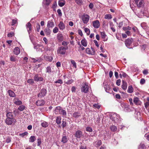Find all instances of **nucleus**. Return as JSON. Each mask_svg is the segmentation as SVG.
Here are the masks:
<instances>
[{"instance_id": "1", "label": "nucleus", "mask_w": 149, "mask_h": 149, "mask_svg": "<svg viewBox=\"0 0 149 149\" xmlns=\"http://www.w3.org/2000/svg\"><path fill=\"white\" fill-rule=\"evenodd\" d=\"M110 118L115 123H117L120 121V118L119 115L116 113H113L110 115Z\"/></svg>"}, {"instance_id": "2", "label": "nucleus", "mask_w": 149, "mask_h": 149, "mask_svg": "<svg viewBox=\"0 0 149 149\" xmlns=\"http://www.w3.org/2000/svg\"><path fill=\"white\" fill-rule=\"evenodd\" d=\"M16 122V120L14 118H6L5 120L6 123L8 125H11L12 124L14 125Z\"/></svg>"}, {"instance_id": "3", "label": "nucleus", "mask_w": 149, "mask_h": 149, "mask_svg": "<svg viewBox=\"0 0 149 149\" xmlns=\"http://www.w3.org/2000/svg\"><path fill=\"white\" fill-rule=\"evenodd\" d=\"M68 47H65L63 46H61L58 48L57 50V53L58 54H61L62 55L65 54L66 52V50L68 49Z\"/></svg>"}, {"instance_id": "4", "label": "nucleus", "mask_w": 149, "mask_h": 149, "mask_svg": "<svg viewBox=\"0 0 149 149\" xmlns=\"http://www.w3.org/2000/svg\"><path fill=\"white\" fill-rule=\"evenodd\" d=\"M81 18L83 23L87 24L89 20L90 17L88 15L84 14L82 16Z\"/></svg>"}, {"instance_id": "5", "label": "nucleus", "mask_w": 149, "mask_h": 149, "mask_svg": "<svg viewBox=\"0 0 149 149\" xmlns=\"http://www.w3.org/2000/svg\"><path fill=\"white\" fill-rule=\"evenodd\" d=\"M6 118H14L13 117V113H15V110L13 111V112L10 111L8 109H7L6 110Z\"/></svg>"}, {"instance_id": "6", "label": "nucleus", "mask_w": 149, "mask_h": 149, "mask_svg": "<svg viewBox=\"0 0 149 149\" xmlns=\"http://www.w3.org/2000/svg\"><path fill=\"white\" fill-rule=\"evenodd\" d=\"M91 50L89 48H86V53L88 54L92 55H94L95 53V49L92 47H91Z\"/></svg>"}, {"instance_id": "7", "label": "nucleus", "mask_w": 149, "mask_h": 149, "mask_svg": "<svg viewBox=\"0 0 149 149\" xmlns=\"http://www.w3.org/2000/svg\"><path fill=\"white\" fill-rule=\"evenodd\" d=\"M81 91L85 93H86L88 92V86L86 83H85L84 85L81 87Z\"/></svg>"}, {"instance_id": "8", "label": "nucleus", "mask_w": 149, "mask_h": 149, "mask_svg": "<svg viewBox=\"0 0 149 149\" xmlns=\"http://www.w3.org/2000/svg\"><path fill=\"white\" fill-rule=\"evenodd\" d=\"M103 84L105 91L107 93H109L111 91V88L109 85L105 81L104 82Z\"/></svg>"}, {"instance_id": "9", "label": "nucleus", "mask_w": 149, "mask_h": 149, "mask_svg": "<svg viewBox=\"0 0 149 149\" xmlns=\"http://www.w3.org/2000/svg\"><path fill=\"white\" fill-rule=\"evenodd\" d=\"M47 93V91L45 88L42 89L41 90L40 93L38 94V97H44Z\"/></svg>"}, {"instance_id": "10", "label": "nucleus", "mask_w": 149, "mask_h": 149, "mask_svg": "<svg viewBox=\"0 0 149 149\" xmlns=\"http://www.w3.org/2000/svg\"><path fill=\"white\" fill-rule=\"evenodd\" d=\"M34 80L36 81H43V78L42 77L39 76L38 74L35 75L33 78Z\"/></svg>"}, {"instance_id": "11", "label": "nucleus", "mask_w": 149, "mask_h": 149, "mask_svg": "<svg viewBox=\"0 0 149 149\" xmlns=\"http://www.w3.org/2000/svg\"><path fill=\"white\" fill-rule=\"evenodd\" d=\"M93 25L94 28L97 29L100 26V23L98 20H96L93 22Z\"/></svg>"}, {"instance_id": "12", "label": "nucleus", "mask_w": 149, "mask_h": 149, "mask_svg": "<svg viewBox=\"0 0 149 149\" xmlns=\"http://www.w3.org/2000/svg\"><path fill=\"white\" fill-rule=\"evenodd\" d=\"M133 40V39L132 38L127 39L125 41V44L126 46L127 47H130Z\"/></svg>"}, {"instance_id": "13", "label": "nucleus", "mask_w": 149, "mask_h": 149, "mask_svg": "<svg viewBox=\"0 0 149 149\" xmlns=\"http://www.w3.org/2000/svg\"><path fill=\"white\" fill-rule=\"evenodd\" d=\"M26 26L29 34H30L32 29L31 25L30 22H28L26 24Z\"/></svg>"}, {"instance_id": "14", "label": "nucleus", "mask_w": 149, "mask_h": 149, "mask_svg": "<svg viewBox=\"0 0 149 149\" xmlns=\"http://www.w3.org/2000/svg\"><path fill=\"white\" fill-rule=\"evenodd\" d=\"M83 136L82 132L78 130L76 132L75 136L77 138H80Z\"/></svg>"}, {"instance_id": "15", "label": "nucleus", "mask_w": 149, "mask_h": 149, "mask_svg": "<svg viewBox=\"0 0 149 149\" xmlns=\"http://www.w3.org/2000/svg\"><path fill=\"white\" fill-rule=\"evenodd\" d=\"M45 104V102L43 100H40L37 101L36 102V104L38 106H42Z\"/></svg>"}, {"instance_id": "16", "label": "nucleus", "mask_w": 149, "mask_h": 149, "mask_svg": "<svg viewBox=\"0 0 149 149\" xmlns=\"http://www.w3.org/2000/svg\"><path fill=\"white\" fill-rule=\"evenodd\" d=\"M61 109L62 108L61 107L58 106L55 108L54 111L56 114H60Z\"/></svg>"}, {"instance_id": "17", "label": "nucleus", "mask_w": 149, "mask_h": 149, "mask_svg": "<svg viewBox=\"0 0 149 149\" xmlns=\"http://www.w3.org/2000/svg\"><path fill=\"white\" fill-rule=\"evenodd\" d=\"M54 26V24L53 22L49 21L47 22V26L49 28H52Z\"/></svg>"}, {"instance_id": "18", "label": "nucleus", "mask_w": 149, "mask_h": 149, "mask_svg": "<svg viewBox=\"0 0 149 149\" xmlns=\"http://www.w3.org/2000/svg\"><path fill=\"white\" fill-rule=\"evenodd\" d=\"M44 31L47 36H50L51 31L49 28H46L44 29Z\"/></svg>"}, {"instance_id": "19", "label": "nucleus", "mask_w": 149, "mask_h": 149, "mask_svg": "<svg viewBox=\"0 0 149 149\" xmlns=\"http://www.w3.org/2000/svg\"><path fill=\"white\" fill-rule=\"evenodd\" d=\"M13 52L16 55H18L20 53L19 49L18 47H15L14 49Z\"/></svg>"}, {"instance_id": "20", "label": "nucleus", "mask_w": 149, "mask_h": 149, "mask_svg": "<svg viewBox=\"0 0 149 149\" xmlns=\"http://www.w3.org/2000/svg\"><path fill=\"white\" fill-rule=\"evenodd\" d=\"M14 103L17 105H21L22 104V102L18 100V98H15L14 99Z\"/></svg>"}, {"instance_id": "21", "label": "nucleus", "mask_w": 149, "mask_h": 149, "mask_svg": "<svg viewBox=\"0 0 149 149\" xmlns=\"http://www.w3.org/2000/svg\"><path fill=\"white\" fill-rule=\"evenodd\" d=\"M49 125V124L47 122L44 121H43L41 123V125L44 128H46L48 127Z\"/></svg>"}, {"instance_id": "22", "label": "nucleus", "mask_w": 149, "mask_h": 149, "mask_svg": "<svg viewBox=\"0 0 149 149\" xmlns=\"http://www.w3.org/2000/svg\"><path fill=\"white\" fill-rule=\"evenodd\" d=\"M101 36L102 38L104 39L103 40L104 41H105L107 40V39L106 38L107 35L104 32H101Z\"/></svg>"}, {"instance_id": "23", "label": "nucleus", "mask_w": 149, "mask_h": 149, "mask_svg": "<svg viewBox=\"0 0 149 149\" xmlns=\"http://www.w3.org/2000/svg\"><path fill=\"white\" fill-rule=\"evenodd\" d=\"M58 26L61 30H63L65 28V25L62 22H60L58 24Z\"/></svg>"}, {"instance_id": "24", "label": "nucleus", "mask_w": 149, "mask_h": 149, "mask_svg": "<svg viewBox=\"0 0 149 149\" xmlns=\"http://www.w3.org/2000/svg\"><path fill=\"white\" fill-rule=\"evenodd\" d=\"M122 82H123V84L122 85V88L123 90H125L127 88V83L124 80H123Z\"/></svg>"}, {"instance_id": "25", "label": "nucleus", "mask_w": 149, "mask_h": 149, "mask_svg": "<svg viewBox=\"0 0 149 149\" xmlns=\"http://www.w3.org/2000/svg\"><path fill=\"white\" fill-rule=\"evenodd\" d=\"M80 116V113L78 112H75L72 114V116L75 118H78Z\"/></svg>"}, {"instance_id": "26", "label": "nucleus", "mask_w": 149, "mask_h": 149, "mask_svg": "<svg viewBox=\"0 0 149 149\" xmlns=\"http://www.w3.org/2000/svg\"><path fill=\"white\" fill-rule=\"evenodd\" d=\"M10 60L12 62H15L17 61V59L16 56L14 55H10Z\"/></svg>"}, {"instance_id": "27", "label": "nucleus", "mask_w": 149, "mask_h": 149, "mask_svg": "<svg viewBox=\"0 0 149 149\" xmlns=\"http://www.w3.org/2000/svg\"><path fill=\"white\" fill-rule=\"evenodd\" d=\"M102 143V141L101 140H97L94 142V145L95 146L98 147L101 145Z\"/></svg>"}, {"instance_id": "28", "label": "nucleus", "mask_w": 149, "mask_h": 149, "mask_svg": "<svg viewBox=\"0 0 149 149\" xmlns=\"http://www.w3.org/2000/svg\"><path fill=\"white\" fill-rule=\"evenodd\" d=\"M8 92L10 97H15L16 96V95L15 93L11 90H8Z\"/></svg>"}, {"instance_id": "29", "label": "nucleus", "mask_w": 149, "mask_h": 149, "mask_svg": "<svg viewBox=\"0 0 149 149\" xmlns=\"http://www.w3.org/2000/svg\"><path fill=\"white\" fill-rule=\"evenodd\" d=\"M68 141V136H63L61 141L63 143H67Z\"/></svg>"}, {"instance_id": "30", "label": "nucleus", "mask_w": 149, "mask_h": 149, "mask_svg": "<svg viewBox=\"0 0 149 149\" xmlns=\"http://www.w3.org/2000/svg\"><path fill=\"white\" fill-rule=\"evenodd\" d=\"M133 102L136 104H140V101L137 97H135L133 99Z\"/></svg>"}, {"instance_id": "31", "label": "nucleus", "mask_w": 149, "mask_h": 149, "mask_svg": "<svg viewBox=\"0 0 149 149\" xmlns=\"http://www.w3.org/2000/svg\"><path fill=\"white\" fill-rule=\"evenodd\" d=\"M57 38L60 41H62L63 40V35L61 33H58L57 34Z\"/></svg>"}, {"instance_id": "32", "label": "nucleus", "mask_w": 149, "mask_h": 149, "mask_svg": "<svg viewBox=\"0 0 149 149\" xmlns=\"http://www.w3.org/2000/svg\"><path fill=\"white\" fill-rule=\"evenodd\" d=\"M65 3V1L64 0H61L59 1L58 3L59 6L61 7L64 6Z\"/></svg>"}, {"instance_id": "33", "label": "nucleus", "mask_w": 149, "mask_h": 149, "mask_svg": "<svg viewBox=\"0 0 149 149\" xmlns=\"http://www.w3.org/2000/svg\"><path fill=\"white\" fill-rule=\"evenodd\" d=\"M136 4L138 7H141L143 6V2L142 0H139L138 3Z\"/></svg>"}, {"instance_id": "34", "label": "nucleus", "mask_w": 149, "mask_h": 149, "mask_svg": "<svg viewBox=\"0 0 149 149\" xmlns=\"http://www.w3.org/2000/svg\"><path fill=\"white\" fill-rule=\"evenodd\" d=\"M27 82L29 84L32 85H33L35 84L34 80L33 79H28L27 81Z\"/></svg>"}, {"instance_id": "35", "label": "nucleus", "mask_w": 149, "mask_h": 149, "mask_svg": "<svg viewBox=\"0 0 149 149\" xmlns=\"http://www.w3.org/2000/svg\"><path fill=\"white\" fill-rule=\"evenodd\" d=\"M133 88L132 86L131 85L129 86L127 90V92L130 93H132L133 92Z\"/></svg>"}, {"instance_id": "36", "label": "nucleus", "mask_w": 149, "mask_h": 149, "mask_svg": "<svg viewBox=\"0 0 149 149\" xmlns=\"http://www.w3.org/2000/svg\"><path fill=\"white\" fill-rule=\"evenodd\" d=\"M81 44L84 47H86L87 45V42L85 39H82L81 41Z\"/></svg>"}, {"instance_id": "37", "label": "nucleus", "mask_w": 149, "mask_h": 149, "mask_svg": "<svg viewBox=\"0 0 149 149\" xmlns=\"http://www.w3.org/2000/svg\"><path fill=\"white\" fill-rule=\"evenodd\" d=\"M36 140V138L34 136H31L29 138V142H34Z\"/></svg>"}, {"instance_id": "38", "label": "nucleus", "mask_w": 149, "mask_h": 149, "mask_svg": "<svg viewBox=\"0 0 149 149\" xmlns=\"http://www.w3.org/2000/svg\"><path fill=\"white\" fill-rule=\"evenodd\" d=\"M110 128L111 131L113 132L116 131L117 130L116 127L114 125L111 126L110 127Z\"/></svg>"}, {"instance_id": "39", "label": "nucleus", "mask_w": 149, "mask_h": 149, "mask_svg": "<svg viewBox=\"0 0 149 149\" xmlns=\"http://www.w3.org/2000/svg\"><path fill=\"white\" fill-rule=\"evenodd\" d=\"M61 118L60 116H58L56 117V123L58 125H59L61 123Z\"/></svg>"}, {"instance_id": "40", "label": "nucleus", "mask_w": 149, "mask_h": 149, "mask_svg": "<svg viewBox=\"0 0 149 149\" xmlns=\"http://www.w3.org/2000/svg\"><path fill=\"white\" fill-rule=\"evenodd\" d=\"M146 148L145 145L142 143H141L139 146V149H145Z\"/></svg>"}, {"instance_id": "41", "label": "nucleus", "mask_w": 149, "mask_h": 149, "mask_svg": "<svg viewBox=\"0 0 149 149\" xmlns=\"http://www.w3.org/2000/svg\"><path fill=\"white\" fill-rule=\"evenodd\" d=\"M60 114L61 115H62L63 116H65L67 115V113L65 110L62 109Z\"/></svg>"}, {"instance_id": "42", "label": "nucleus", "mask_w": 149, "mask_h": 149, "mask_svg": "<svg viewBox=\"0 0 149 149\" xmlns=\"http://www.w3.org/2000/svg\"><path fill=\"white\" fill-rule=\"evenodd\" d=\"M41 45H40L38 44H36L34 45V48L35 49H38V51L41 50L39 48L41 46Z\"/></svg>"}, {"instance_id": "43", "label": "nucleus", "mask_w": 149, "mask_h": 149, "mask_svg": "<svg viewBox=\"0 0 149 149\" xmlns=\"http://www.w3.org/2000/svg\"><path fill=\"white\" fill-rule=\"evenodd\" d=\"M25 108V107L23 105H21L18 108V109L21 111H23Z\"/></svg>"}, {"instance_id": "44", "label": "nucleus", "mask_w": 149, "mask_h": 149, "mask_svg": "<svg viewBox=\"0 0 149 149\" xmlns=\"http://www.w3.org/2000/svg\"><path fill=\"white\" fill-rule=\"evenodd\" d=\"M141 27L144 29H147V26L146 24L145 23H142L141 24Z\"/></svg>"}, {"instance_id": "45", "label": "nucleus", "mask_w": 149, "mask_h": 149, "mask_svg": "<svg viewBox=\"0 0 149 149\" xmlns=\"http://www.w3.org/2000/svg\"><path fill=\"white\" fill-rule=\"evenodd\" d=\"M85 32L87 33L88 35H89L90 33V30L89 29L87 28H85L84 29Z\"/></svg>"}, {"instance_id": "46", "label": "nucleus", "mask_w": 149, "mask_h": 149, "mask_svg": "<svg viewBox=\"0 0 149 149\" xmlns=\"http://www.w3.org/2000/svg\"><path fill=\"white\" fill-rule=\"evenodd\" d=\"M112 18L111 15L107 14L104 17V18L105 19H111Z\"/></svg>"}, {"instance_id": "47", "label": "nucleus", "mask_w": 149, "mask_h": 149, "mask_svg": "<svg viewBox=\"0 0 149 149\" xmlns=\"http://www.w3.org/2000/svg\"><path fill=\"white\" fill-rule=\"evenodd\" d=\"M75 2L78 5H80L82 3V0H75Z\"/></svg>"}, {"instance_id": "48", "label": "nucleus", "mask_w": 149, "mask_h": 149, "mask_svg": "<svg viewBox=\"0 0 149 149\" xmlns=\"http://www.w3.org/2000/svg\"><path fill=\"white\" fill-rule=\"evenodd\" d=\"M51 68L50 66H48L46 68V72L50 73L51 72Z\"/></svg>"}, {"instance_id": "49", "label": "nucleus", "mask_w": 149, "mask_h": 149, "mask_svg": "<svg viewBox=\"0 0 149 149\" xmlns=\"http://www.w3.org/2000/svg\"><path fill=\"white\" fill-rule=\"evenodd\" d=\"M71 63L72 64L73 66L75 68H76V62H75L74 61V60H71Z\"/></svg>"}, {"instance_id": "50", "label": "nucleus", "mask_w": 149, "mask_h": 149, "mask_svg": "<svg viewBox=\"0 0 149 149\" xmlns=\"http://www.w3.org/2000/svg\"><path fill=\"white\" fill-rule=\"evenodd\" d=\"M67 125V123L65 121H64L63 120L62 121V126L63 128H64Z\"/></svg>"}, {"instance_id": "51", "label": "nucleus", "mask_w": 149, "mask_h": 149, "mask_svg": "<svg viewBox=\"0 0 149 149\" xmlns=\"http://www.w3.org/2000/svg\"><path fill=\"white\" fill-rule=\"evenodd\" d=\"M58 31V29L57 27H55L53 29V32L54 33H56Z\"/></svg>"}, {"instance_id": "52", "label": "nucleus", "mask_w": 149, "mask_h": 149, "mask_svg": "<svg viewBox=\"0 0 149 149\" xmlns=\"http://www.w3.org/2000/svg\"><path fill=\"white\" fill-rule=\"evenodd\" d=\"M17 19H12V24L11 25L13 26L15 24H16L17 22Z\"/></svg>"}, {"instance_id": "53", "label": "nucleus", "mask_w": 149, "mask_h": 149, "mask_svg": "<svg viewBox=\"0 0 149 149\" xmlns=\"http://www.w3.org/2000/svg\"><path fill=\"white\" fill-rule=\"evenodd\" d=\"M41 144V139L40 138L37 139V146H39Z\"/></svg>"}, {"instance_id": "54", "label": "nucleus", "mask_w": 149, "mask_h": 149, "mask_svg": "<svg viewBox=\"0 0 149 149\" xmlns=\"http://www.w3.org/2000/svg\"><path fill=\"white\" fill-rule=\"evenodd\" d=\"M86 131L88 132H91L92 131V129L91 127H87L86 129Z\"/></svg>"}, {"instance_id": "55", "label": "nucleus", "mask_w": 149, "mask_h": 149, "mask_svg": "<svg viewBox=\"0 0 149 149\" xmlns=\"http://www.w3.org/2000/svg\"><path fill=\"white\" fill-rule=\"evenodd\" d=\"M14 35V33L13 32H11L8 34V36L9 37H11L13 36Z\"/></svg>"}, {"instance_id": "56", "label": "nucleus", "mask_w": 149, "mask_h": 149, "mask_svg": "<svg viewBox=\"0 0 149 149\" xmlns=\"http://www.w3.org/2000/svg\"><path fill=\"white\" fill-rule=\"evenodd\" d=\"M54 83H59L62 84L63 83V81L61 79H59L57 81H56L54 82Z\"/></svg>"}, {"instance_id": "57", "label": "nucleus", "mask_w": 149, "mask_h": 149, "mask_svg": "<svg viewBox=\"0 0 149 149\" xmlns=\"http://www.w3.org/2000/svg\"><path fill=\"white\" fill-rule=\"evenodd\" d=\"M93 107L99 109L100 108V106L97 104H95L93 105Z\"/></svg>"}, {"instance_id": "58", "label": "nucleus", "mask_w": 149, "mask_h": 149, "mask_svg": "<svg viewBox=\"0 0 149 149\" xmlns=\"http://www.w3.org/2000/svg\"><path fill=\"white\" fill-rule=\"evenodd\" d=\"M57 12L58 13V15L59 16H62V13L61 12V10L60 9H58V10H57Z\"/></svg>"}, {"instance_id": "59", "label": "nucleus", "mask_w": 149, "mask_h": 149, "mask_svg": "<svg viewBox=\"0 0 149 149\" xmlns=\"http://www.w3.org/2000/svg\"><path fill=\"white\" fill-rule=\"evenodd\" d=\"M145 82V80L144 79H141L140 81V83L141 84H144Z\"/></svg>"}, {"instance_id": "60", "label": "nucleus", "mask_w": 149, "mask_h": 149, "mask_svg": "<svg viewBox=\"0 0 149 149\" xmlns=\"http://www.w3.org/2000/svg\"><path fill=\"white\" fill-rule=\"evenodd\" d=\"M121 80L119 79L117 80L116 81V84L117 85L119 86L120 84Z\"/></svg>"}, {"instance_id": "61", "label": "nucleus", "mask_w": 149, "mask_h": 149, "mask_svg": "<svg viewBox=\"0 0 149 149\" xmlns=\"http://www.w3.org/2000/svg\"><path fill=\"white\" fill-rule=\"evenodd\" d=\"M11 141V139L10 137H8L6 140V142L7 143H9Z\"/></svg>"}, {"instance_id": "62", "label": "nucleus", "mask_w": 149, "mask_h": 149, "mask_svg": "<svg viewBox=\"0 0 149 149\" xmlns=\"http://www.w3.org/2000/svg\"><path fill=\"white\" fill-rule=\"evenodd\" d=\"M37 31L39 32L40 29V26L39 24H37L36 26Z\"/></svg>"}, {"instance_id": "63", "label": "nucleus", "mask_w": 149, "mask_h": 149, "mask_svg": "<svg viewBox=\"0 0 149 149\" xmlns=\"http://www.w3.org/2000/svg\"><path fill=\"white\" fill-rule=\"evenodd\" d=\"M68 42L65 41H63L62 42V45L63 46H67L68 44Z\"/></svg>"}, {"instance_id": "64", "label": "nucleus", "mask_w": 149, "mask_h": 149, "mask_svg": "<svg viewBox=\"0 0 149 149\" xmlns=\"http://www.w3.org/2000/svg\"><path fill=\"white\" fill-rule=\"evenodd\" d=\"M80 149H87L86 148V146L84 145H82L80 147Z\"/></svg>"}]
</instances>
